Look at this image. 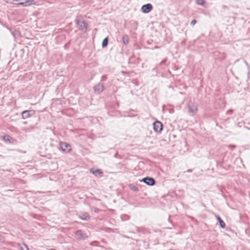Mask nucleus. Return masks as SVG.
Here are the masks:
<instances>
[{"instance_id": "obj_1", "label": "nucleus", "mask_w": 250, "mask_h": 250, "mask_svg": "<svg viewBox=\"0 0 250 250\" xmlns=\"http://www.w3.org/2000/svg\"><path fill=\"white\" fill-rule=\"evenodd\" d=\"M76 22L80 30L85 32L87 29V23L82 20H76Z\"/></svg>"}, {"instance_id": "obj_2", "label": "nucleus", "mask_w": 250, "mask_h": 250, "mask_svg": "<svg viewBox=\"0 0 250 250\" xmlns=\"http://www.w3.org/2000/svg\"><path fill=\"white\" fill-rule=\"evenodd\" d=\"M188 109L189 114L191 116H193L197 111V105L194 104H188Z\"/></svg>"}, {"instance_id": "obj_3", "label": "nucleus", "mask_w": 250, "mask_h": 250, "mask_svg": "<svg viewBox=\"0 0 250 250\" xmlns=\"http://www.w3.org/2000/svg\"><path fill=\"white\" fill-rule=\"evenodd\" d=\"M141 182H144L148 186H153L155 184V181L153 178L146 177L143 179Z\"/></svg>"}, {"instance_id": "obj_4", "label": "nucleus", "mask_w": 250, "mask_h": 250, "mask_svg": "<svg viewBox=\"0 0 250 250\" xmlns=\"http://www.w3.org/2000/svg\"><path fill=\"white\" fill-rule=\"evenodd\" d=\"M153 129L157 132H160L163 129L162 124L159 121H156L153 123Z\"/></svg>"}, {"instance_id": "obj_5", "label": "nucleus", "mask_w": 250, "mask_h": 250, "mask_svg": "<svg viewBox=\"0 0 250 250\" xmlns=\"http://www.w3.org/2000/svg\"><path fill=\"white\" fill-rule=\"evenodd\" d=\"M75 235L77 238L79 240H84L87 238V236L81 230L76 231Z\"/></svg>"}, {"instance_id": "obj_6", "label": "nucleus", "mask_w": 250, "mask_h": 250, "mask_svg": "<svg viewBox=\"0 0 250 250\" xmlns=\"http://www.w3.org/2000/svg\"><path fill=\"white\" fill-rule=\"evenodd\" d=\"M37 1L35 0H26L24 2H19L18 3H15L19 5H21L24 6H27L32 4H35Z\"/></svg>"}, {"instance_id": "obj_7", "label": "nucleus", "mask_w": 250, "mask_h": 250, "mask_svg": "<svg viewBox=\"0 0 250 250\" xmlns=\"http://www.w3.org/2000/svg\"><path fill=\"white\" fill-rule=\"evenodd\" d=\"M152 9V6L150 3H147L146 4L144 5L142 7V10L145 13H147L150 12Z\"/></svg>"}, {"instance_id": "obj_8", "label": "nucleus", "mask_w": 250, "mask_h": 250, "mask_svg": "<svg viewBox=\"0 0 250 250\" xmlns=\"http://www.w3.org/2000/svg\"><path fill=\"white\" fill-rule=\"evenodd\" d=\"M33 114V112L31 110H25L22 112L21 115L22 118L25 119L31 117Z\"/></svg>"}, {"instance_id": "obj_9", "label": "nucleus", "mask_w": 250, "mask_h": 250, "mask_svg": "<svg viewBox=\"0 0 250 250\" xmlns=\"http://www.w3.org/2000/svg\"><path fill=\"white\" fill-rule=\"evenodd\" d=\"M104 87L103 84L99 83L94 87V91L97 93H100L104 90Z\"/></svg>"}, {"instance_id": "obj_10", "label": "nucleus", "mask_w": 250, "mask_h": 250, "mask_svg": "<svg viewBox=\"0 0 250 250\" xmlns=\"http://www.w3.org/2000/svg\"><path fill=\"white\" fill-rule=\"evenodd\" d=\"M60 146L62 149L63 151H67L70 150V146L69 144L65 143H61Z\"/></svg>"}, {"instance_id": "obj_11", "label": "nucleus", "mask_w": 250, "mask_h": 250, "mask_svg": "<svg viewBox=\"0 0 250 250\" xmlns=\"http://www.w3.org/2000/svg\"><path fill=\"white\" fill-rule=\"evenodd\" d=\"M80 218L83 220H88L90 219V217L87 213H84L80 216Z\"/></svg>"}, {"instance_id": "obj_12", "label": "nucleus", "mask_w": 250, "mask_h": 250, "mask_svg": "<svg viewBox=\"0 0 250 250\" xmlns=\"http://www.w3.org/2000/svg\"><path fill=\"white\" fill-rule=\"evenodd\" d=\"M216 218L217 220L219 221L220 227L222 228H224L226 225L225 222L221 219V218L219 216H216Z\"/></svg>"}, {"instance_id": "obj_13", "label": "nucleus", "mask_w": 250, "mask_h": 250, "mask_svg": "<svg viewBox=\"0 0 250 250\" xmlns=\"http://www.w3.org/2000/svg\"><path fill=\"white\" fill-rule=\"evenodd\" d=\"M91 171L95 175H97V174H101V175H102L103 174L102 171L101 170H100V169H96L95 170H91Z\"/></svg>"}, {"instance_id": "obj_14", "label": "nucleus", "mask_w": 250, "mask_h": 250, "mask_svg": "<svg viewBox=\"0 0 250 250\" xmlns=\"http://www.w3.org/2000/svg\"><path fill=\"white\" fill-rule=\"evenodd\" d=\"M108 40L107 38H105L102 42V46L103 47H104L106 46L108 44Z\"/></svg>"}, {"instance_id": "obj_15", "label": "nucleus", "mask_w": 250, "mask_h": 250, "mask_svg": "<svg viewBox=\"0 0 250 250\" xmlns=\"http://www.w3.org/2000/svg\"><path fill=\"white\" fill-rule=\"evenodd\" d=\"M123 42L124 44H126L128 42V40L127 36H124L123 37Z\"/></svg>"}, {"instance_id": "obj_16", "label": "nucleus", "mask_w": 250, "mask_h": 250, "mask_svg": "<svg viewBox=\"0 0 250 250\" xmlns=\"http://www.w3.org/2000/svg\"><path fill=\"white\" fill-rule=\"evenodd\" d=\"M130 188L131 190H132L133 191H136V192H137L138 191V190H139L137 187L134 186H132V185H130Z\"/></svg>"}, {"instance_id": "obj_17", "label": "nucleus", "mask_w": 250, "mask_h": 250, "mask_svg": "<svg viewBox=\"0 0 250 250\" xmlns=\"http://www.w3.org/2000/svg\"><path fill=\"white\" fill-rule=\"evenodd\" d=\"M196 2L200 5H204L205 4V0H196Z\"/></svg>"}, {"instance_id": "obj_18", "label": "nucleus", "mask_w": 250, "mask_h": 250, "mask_svg": "<svg viewBox=\"0 0 250 250\" xmlns=\"http://www.w3.org/2000/svg\"><path fill=\"white\" fill-rule=\"evenodd\" d=\"M107 78H106V76H103L102 77H101V81H104L106 80Z\"/></svg>"}, {"instance_id": "obj_19", "label": "nucleus", "mask_w": 250, "mask_h": 250, "mask_svg": "<svg viewBox=\"0 0 250 250\" xmlns=\"http://www.w3.org/2000/svg\"><path fill=\"white\" fill-rule=\"evenodd\" d=\"M10 137L9 136H6L3 137V139L5 141H9Z\"/></svg>"}, {"instance_id": "obj_20", "label": "nucleus", "mask_w": 250, "mask_h": 250, "mask_svg": "<svg viewBox=\"0 0 250 250\" xmlns=\"http://www.w3.org/2000/svg\"><path fill=\"white\" fill-rule=\"evenodd\" d=\"M196 23V21L195 20H193L191 21L190 24L192 25H194Z\"/></svg>"}, {"instance_id": "obj_21", "label": "nucleus", "mask_w": 250, "mask_h": 250, "mask_svg": "<svg viewBox=\"0 0 250 250\" xmlns=\"http://www.w3.org/2000/svg\"><path fill=\"white\" fill-rule=\"evenodd\" d=\"M228 147H229L230 149H233L235 146H234V145H229V146H228Z\"/></svg>"}, {"instance_id": "obj_22", "label": "nucleus", "mask_w": 250, "mask_h": 250, "mask_svg": "<svg viewBox=\"0 0 250 250\" xmlns=\"http://www.w3.org/2000/svg\"><path fill=\"white\" fill-rule=\"evenodd\" d=\"M232 112V110H228L227 112V113L228 114H231Z\"/></svg>"}, {"instance_id": "obj_23", "label": "nucleus", "mask_w": 250, "mask_h": 250, "mask_svg": "<svg viewBox=\"0 0 250 250\" xmlns=\"http://www.w3.org/2000/svg\"><path fill=\"white\" fill-rule=\"evenodd\" d=\"M94 211L95 212H98V211H99V209H98V208H94Z\"/></svg>"}, {"instance_id": "obj_24", "label": "nucleus", "mask_w": 250, "mask_h": 250, "mask_svg": "<svg viewBox=\"0 0 250 250\" xmlns=\"http://www.w3.org/2000/svg\"><path fill=\"white\" fill-rule=\"evenodd\" d=\"M24 246L25 247V248L26 249V250H28V248L27 247V245H24Z\"/></svg>"}, {"instance_id": "obj_25", "label": "nucleus", "mask_w": 250, "mask_h": 250, "mask_svg": "<svg viewBox=\"0 0 250 250\" xmlns=\"http://www.w3.org/2000/svg\"><path fill=\"white\" fill-rule=\"evenodd\" d=\"M20 0H13V2H19Z\"/></svg>"}, {"instance_id": "obj_26", "label": "nucleus", "mask_w": 250, "mask_h": 250, "mask_svg": "<svg viewBox=\"0 0 250 250\" xmlns=\"http://www.w3.org/2000/svg\"><path fill=\"white\" fill-rule=\"evenodd\" d=\"M191 171H192V170H191V169H188V170H187V172H191Z\"/></svg>"}, {"instance_id": "obj_27", "label": "nucleus", "mask_w": 250, "mask_h": 250, "mask_svg": "<svg viewBox=\"0 0 250 250\" xmlns=\"http://www.w3.org/2000/svg\"><path fill=\"white\" fill-rule=\"evenodd\" d=\"M21 249H22V250H24V249H23V248H21Z\"/></svg>"}]
</instances>
